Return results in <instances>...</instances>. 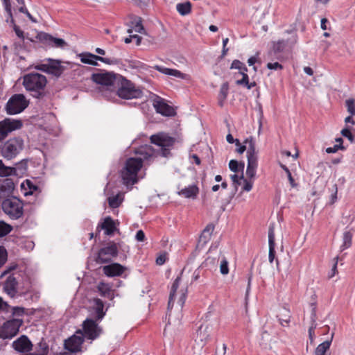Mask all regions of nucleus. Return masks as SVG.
<instances>
[{
	"label": "nucleus",
	"instance_id": "obj_15",
	"mask_svg": "<svg viewBox=\"0 0 355 355\" xmlns=\"http://www.w3.org/2000/svg\"><path fill=\"white\" fill-rule=\"evenodd\" d=\"M80 60L83 63L88 64L94 66L98 65L96 62L97 60H99L103 63L107 64H117L118 61L116 59H110L107 58H103L98 55H96L94 54L87 53L83 54L80 58Z\"/></svg>",
	"mask_w": 355,
	"mask_h": 355
},
{
	"label": "nucleus",
	"instance_id": "obj_56",
	"mask_svg": "<svg viewBox=\"0 0 355 355\" xmlns=\"http://www.w3.org/2000/svg\"><path fill=\"white\" fill-rule=\"evenodd\" d=\"M133 28H134L135 32H137V33H143V31L144 29V27L142 26L141 20V19H139V20H138L137 21L135 22V24L133 26Z\"/></svg>",
	"mask_w": 355,
	"mask_h": 355
},
{
	"label": "nucleus",
	"instance_id": "obj_6",
	"mask_svg": "<svg viewBox=\"0 0 355 355\" xmlns=\"http://www.w3.org/2000/svg\"><path fill=\"white\" fill-rule=\"evenodd\" d=\"M4 213L12 219H18L22 216L24 205L21 200L16 197L6 198L1 204Z\"/></svg>",
	"mask_w": 355,
	"mask_h": 355
},
{
	"label": "nucleus",
	"instance_id": "obj_37",
	"mask_svg": "<svg viewBox=\"0 0 355 355\" xmlns=\"http://www.w3.org/2000/svg\"><path fill=\"white\" fill-rule=\"evenodd\" d=\"M229 86L227 83H223L220 88L218 96V104L220 107H223L225 101L228 94Z\"/></svg>",
	"mask_w": 355,
	"mask_h": 355
},
{
	"label": "nucleus",
	"instance_id": "obj_18",
	"mask_svg": "<svg viewBox=\"0 0 355 355\" xmlns=\"http://www.w3.org/2000/svg\"><path fill=\"white\" fill-rule=\"evenodd\" d=\"M15 190V183L12 179L6 178L0 182V199L11 198Z\"/></svg>",
	"mask_w": 355,
	"mask_h": 355
},
{
	"label": "nucleus",
	"instance_id": "obj_11",
	"mask_svg": "<svg viewBox=\"0 0 355 355\" xmlns=\"http://www.w3.org/2000/svg\"><path fill=\"white\" fill-rule=\"evenodd\" d=\"M96 320L87 318L82 324L83 337L91 340L98 338L103 332V329Z\"/></svg>",
	"mask_w": 355,
	"mask_h": 355
},
{
	"label": "nucleus",
	"instance_id": "obj_36",
	"mask_svg": "<svg viewBox=\"0 0 355 355\" xmlns=\"http://www.w3.org/2000/svg\"><path fill=\"white\" fill-rule=\"evenodd\" d=\"M16 170L14 167L6 166L3 161L0 159V177L16 176Z\"/></svg>",
	"mask_w": 355,
	"mask_h": 355
},
{
	"label": "nucleus",
	"instance_id": "obj_20",
	"mask_svg": "<svg viewBox=\"0 0 355 355\" xmlns=\"http://www.w3.org/2000/svg\"><path fill=\"white\" fill-rule=\"evenodd\" d=\"M153 105L157 112L162 115L169 116L175 114L174 109L159 97L154 101Z\"/></svg>",
	"mask_w": 355,
	"mask_h": 355
},
{
	"label": "nucleus",
	"instance_id": "obj_35",
	"mask_svg": "<svg viewBox=\"0 0 355 355\" xmlns=\"http://www.w3.org/2000/svg\"><path fill=\"white\" fill-rule=\"evenodd\" d=\"M214 230V225L212 223L208 224L201 233L199 242L206 244L209 241Z\"/></svg>",
	"mask_w": 355,
	"mask_h": 355
},
{
	"label": "nucleus",
	"instance_id": "obj_3",
	"mask_svg": "<svg viewBox=\"0 0 355 355\" xmlns=\"http://www.w3.org/2000/svg\"><path fill=\"white\" fill-rule=\"evenodd\" d=\"M114 94L124 99L139 98L143 95L142 91L136 87L130 80L120 75L116 79V85L111 95Z\"/></svg>",
	"mask_w": 355,
	"mask_h": 355
},
{
	"label": "nucleus",
	"instance_id": "obj_30",
	"mask_svg": "<svg viewBox=\"0 0 355 355\" xmlns=\"http://www.w3.org/2000/svg\"><path fill=\"white\" fill-rule=\"evenodd\" d=\"M98 290L102 297H107L110 300L114 298V291L108 284L101 282L98 286Z\"/></svg>",
	"mask_w": 355,
	"mask_h": 355
},
{
	"label": "nucleus",
	"instance_id": "obj_17",
	"mask_svg": "<svg viewBox=\"0 0 355 355\" xmlns=\"http://www.w3.org/2000/svg\"><path fill=\"white\" fill-rule=\"evenodd\" d=\"M244 143L248 145L247 157L248 166L257 168V155L255 151V143L252 137L247 138Z\"/></svg>",
	"mask_w": 355,
	"mask_h": 355
},
{
	"label": "nucleus",
	"instance_id": "obj_59",
	"mask_svg": "<svg viewBox=\"0 0 355 355\" xmlns=\"http://www.w3.org/2000/svg\"><path fill=\"white\" fill-rule=\"evenodd\" d=\"M233 183L235 184V187L236 188L238 185L241 184L239 180L243 179V175H242L241 177H239L236 174L231 175L230 176Z\"/></svg>",
	"mask_w": 355,
	"mask_h": 355
},
{
	"label": "nucleus",
	"instance_id": "obj_54",
	"mask_svg": "<svg viewBox=\"0 0 355 355\" xmlns=\"http://www.w3.org/2000/svg\"><path fill=\"white\" fill-rule=\"evenodd\" d=\"M267 68L271 70H282L283 69V66L279 62H268L267 64Z\"/></svg>",
	"mask_w": 355,
	"mask_h": 355
},
{
	"label": "nucleus",
	"instance_id": "obj_55",
	"mask_svg": "<svg viewBox=\"0 0 355 355\" xmlns=\"http://www.w3.org/2000/svg\"><path fill=\"white\" fill-rule=\"evenodd\" d=\"M229 168L232 171L236 173L239 171V162L234 159L230 160Z\"/></svg>",
	"mask_w": 355,
	"mask_h": 355
},
{
	"label": "nucleus",
	"instance_id": "obj_27",
	"mask_svg": "<svg viewBox=\"0 0 355 355\" xmlns=\"http://www.w3.org/2000/svg\"><path fill=\"white\" fill-rule=\"evenodd\" d=\"M181 280L180 276L177 277V278L175 279L174 282L172 284L170 295H169V299L168 302V314L169 316H171V309L173 306L175 297L176 295V291L179 287L180 282Z\"/></svg>",
	"mask_w": 355,
	"mask_h": 355
},
{
	"label": "nucleus",
	"instance_id": "obj_21",
	"mask_svg": "<svg viewBox=\"0 0 355 355\" xmlns=\"http://www.w3.org/2000/svg\"><path fill=\"white\" fill-rule=\"evenodd\" d=\"M17 284L18 282L13 275H10L4 283L3 289L12 298L18 295Z\"/></svg>",
	"mask_w": 355,
	"mask_h": 355
},
{
	"label": "nucleus",
	"instance_id": "obj_46",
	"mask_svg": "<svg viewBox=\"0 0 355 355\" xmlns=\"http://www.w3.org/2000/svg\"><path fill=\"white\" fill-rule=\"evenodd\" d=\"M8 253L3 246H0V268L6 262Z\"/></svg>",
	"mask_w": 355,
	"mask_h": 355
},
{
	"label": "nucleus",
	"instance_id": "obj_39",
	"mask_svg": "<svg viewBox=\"0 0 355 355\" xmlns=\"http://www.w3.org/2000/svg\"><path fill=\"white\" fill-rule=\"evenodd\" d=\"M311 324L309 329V338L310 340V343L313 344L314 342L315 338V329L317 327V323H316V313L315 310H313L311 316Z\"/></svg>",
	"mask_w": 355,
	"mask_h": 355
},
{
	"label": "nucleus",
	"instance_id": "obj_28",
	"mask_svg": "<svg viewBox=\"0 0 355 355\" xmlns=\"http://www.w3.org/2000/svg\"><path fill=\"white\" fill-rule=\"evenodd\" d=\"M153 68L159 72L166 75L172 76L182 79L185 78V74L177 69H169L159 65H155Z\"/></svg>",
	"mask_w": 355,
	"mask_h": 355
},
{
	"label": "nucleus",
	"instance_id": "obj_52",
	"mask_svg": "<svg viewBox=\"0 0 355 355\" xmlns=\"http://www.w3.org/2000/svg\"><path fill=\"white\" fill-rule=\"evenodd\" d=\"M339 149L345 150V147L343 146V144H336L333 147H329L326 149V152L327 153H334L337 152Z\"/></svg>",
	"mask_w": 355,
	"mask_h": 355
},
{
	"label": "nucleus",
	"instance_id": "obj_25",
	"mask_svg": "<svg viewBox=\"0 0 355 355\" xmlns=\"http://www.w3.org/2000/svg\"><path fill=\"white\" fill-rule=\"evenodd\" d=\"M98 228H101L102 230H105V234L106 235H112L114 232L116 230V225L114 221L112 220V218L110 216L106 217L104 219V221L101 224H98L97 227V230H98Z\"/></svg>",
	"mask_w": 355,
	"mask_h": 355
},
{
	"label": "nucleus",
	"instance_id": "obj_34",
	"mask_svg": "<svg viewBox=\"0 0 355 355\" xmlns=\"http://www.w3.org/2000/svg\"><path fill=\"white\" fill-rule=\"evenodd\" d=\"M94 318L96 321H101L105 315V312L103 311L104 304L101 300L96 299L94 300Z\"/></svg>",
	"mask_w": 355,
	"mask_h": 355
},
{
	"label": "nucleus",
	"instance_id": "obj_63",
	"mask_svg": "<svg viewBox=\"0 0 355 355\" xmlns=\"http://www.w3.org/2000/svg\"><path fill=\"white\" fill-rule=\"evenodd\" d=\"M338 259V256L334 258L335 262H334V266L332 267V269H331L332 273L329 275V278L333 277L338 272V270H337Z\"/></svg>",
	"mask_w": 355,
	"mask_h": 355
},
{
	"label": "nucleus",
	"instance_id": "obj_24",
	"mask_svg": "<svg viewBox=\"0 0 355 355\" xmlns=\"http://www.w3.org/2000/svg\"><path fill=\"white\" fill-rule=\"evenodd\" d=\"M269 254L268 260L272 263L275 258V225L270 224L268 228Z\"/></svg>",
	"mask_w": 355,
	"mask_h": 355
},
{
	"label": "nucleus",
	"instance_id": "obj_42",
	"mask_svg": "<svg viewBox=\"0 0 355 355\" xmlns=\"http://www.w3.org/2000/svg\"><path fill=\"white\" fill-rule=\"evenodd\" d=\"M353 234L350 230H346L343 233V243L340 246L341 251L345 250L349 248L352 245Z\"/></svg>",
	"mask_w": 355,
	"mask_h": 355
},
{
	"label": "nucleus",
	"instance_id": "obj_51",
	"mask_svg": "<svg viewBox=\"0 0 355 355\" xmlns=\"http://www.w3.org/2000/svg\"><path fill=\"white\" fill-rule=\"evenodd\" d=\"M187 297V290H181L180 291V295L179 297L178 304H179L180 307L182 309L184 304L185 300Z\"/></svg>",
	"mask_w": 355,
	"mask_h": 355
},
{
	"label": "nucleus",
	"instance_id": "obj_4",
	"mask_svg": "<svg viewBox=\"0 0 355 355\" xmlns=\"http://www.w3.org/2000/svg\"><path fill=\"white\" fill-rule=\"evenodd\" d=\"M24 140L20 137L10 138L0 141V155L6 160L15 159L24 148Z\"/></svg>",
	"mask_w": 355,
	"mask_h": 355
},
{
	"label": "nucleus",
	"instance_id": "obj_40",
	"mask_svg": "<svg viewBox=\"0 0 355 355\" xmlns=\"http://www.w3.org/2000/svg\"><path fill=\"white\" fill-rule=\"evenodd\" d=\"M16 170V176H21L26 173L28 168V159H22L20 162L16 163L13 166Z\"/></svg>",
	"mask_w": 355,
	"mask_h": 355
},
{
	"label": "nucleus",
	"instance_id": "obj_38",
	"mask_svg": "<svg viewBox=\"0 0 355 355\" xmlns=\"http://www.w3.org/2000/svg\"><path fill=\"white\" fill-rule=\"evenodd\" d=\"M279 317V321L281 324V325L284 326V327H288L289 325V323H290V320H291V313H290V311L286 308H283L282 310H281V312L279 313V315H278Z\"/></svg>",
	"mask_w": 355,
	"mask_h": 355
},
{
	"label": "nucleus",
	"instance_id": "obj_43",
	"mask_svg": "<svg viewBox=\"0 0 355 355\" xmlns=\"http://www.w3.org/2000/svg\"><path fill=\"white\" fill-rule=\"evenodd\" d=\"M121 202L122 200L120 199L119 195H116L108 198V204L109 206L112 208L119 207Z\"/></svg>",
	"mask_w": 355,
	"mask_h": 355
},
{
	"label": "nucleus",
	"instance_id": "obj_47",
	"mask_svg": "<svg viewBox=\"0 0 355 355\" xmlns=\"http://www.w3.org/2000/svg\"><path fill=\"white\" fill-rule=\"evenodd\" d=\"M19 11L21 13H24L25 14L28 18L32 21V22H34V23H36L37 22V20L31 15V14L28 12V9L26 8L25 4L20 6L19 8Z\"/></svg>",
	"mask_w": 355,
	"mask_h": 355
},
{
	"label": "nucleus",
	"instance_id": "obj_61",
	"mask_svg": "<svg viewBox=\"0 0 355 355\" xmlns=\"http://www.w3.org/2000/svg\"><path fill=\"white\" fill-rule=\"evenodd\" d=\"M243 65V63L241 62L240 60H234L231 64L230 69H236L239 70L240 69H241Z\"/></svg>",
	"mask_w": 355,
	"mask_h": 355
},
{
	"label": "nucleus",
	"instance_id": "obj_57",
	"mask_svg": "<svg viewBox=\"0 0 355 355\" xmlns=\"http://www.w3.org/2000/svg\"><path fill=\"white\" fill-rule=\"evenodd\" d=\"M235 144L236 146H238V148H236V152L239 153V154L243 153L244 151L246 150V146L241 145L238 139H235Z\"/></svg>",
	"mask_w": 355,
	"mask_h": 355
},
{
	"label": "nucleus",
	"instance_id": "obj_41",
	"mask_svg": "<svg viewBox=\"0 0 355 355\" xmlns=\"http://www.w3.org/2000/svg\"><path fill=\"white\" fill-rule=\"evenodd\" d=\"M176 9L181 15H187L191 11V3L189 1L178 3Z\"/></svg>",
	"mask_w": 355,
	"mask_h": 355
},
{
	"label": "nucleus",
	"instance_id": "obj_44",
	"mask_svg": "<svg viewBox=\"0 0 355 355\" xmlns=\"http://www.w3.org/2000/svg\"><path fill=\"white\" fill-rule=\"evenodd\" d=\"M345 106L347 110L351 116H355V100L354 98H348L345 101Z\"/></svg>",
	"mask_w": 355,
	"mask_h": 355
},
{
	"label": "nucleus",
	"instance_id": "obj_10",
	"mask_svg": "<svg viewBox=\"0 0 355 355\" xmlns=\"http://www.w3.org/2000/svg\"><path fill=\"white\" fill-rule=\"evenodd\" d=\"M23 324L21 319H12L7 320L0 327V338L11 339L19 332L20 327Z\"/></svg>",
	"mask_w": 355,
	"mask_h": 355
},
{
	"label": "nucleus",
	"instance_id": "obj_9",
	"mask_svg": "<svg viewBox=\"0 0 355 355\" xmlns=\"http://www.w3.org/2000/svg\"><path fill=\"white\" fill-rule=\"evenodd\" d=\"M122 247L121 243L110 241L107 245L101 248L96 258V262L98 263H105L110 262L113 257L118 255L119 248Z\"/></svg>",
	"mask_w": 355,
	"mask_h": 355
},
{
	"label": "nucleus",
	"instance_id": "obj_22",
	"mask_svg": "<svg viewBox=\"0 0 355 355\" xmlns=\"http://www.w3.org/2000/svg\"><path fill=\"white\" fill-rule=\"evenodd\" d=\"M46 60L49 62L48 73L57 78L60 77L65 70V67L61 64V61L51 58Z\"/></svg>",
	"mask_w": 355,
	"mask_h": 355
},
{
	"label": "nucleus",
	"instance_id": "obj_1",
	"mask_svg": "<svg viewBox=\"0 0 355 355\" xmlns=\"http://www.w3.org/2000/svg\"><path fill=\"white\" fill-rule=\"evenodd\" d=\"M136 153L139 157L128 158L121 171L123 184L127 186L133 185L137 182V174L143 166V162L150 161L155 156L156 152L151 146L146 145L139 148Z\"/></svg>",
	"mask_w": 355,
	"mask_h": 355
},
{
	"label": "nucleus",
	"instance_id": "obj_26",
	"mask_svg": "<svg viewBox=\"0 0 355 355\" xmlns=\"http://www.w3.org/2000/svg\"><path fill=\"white\" fill-rule=\"evenodd\" d=\"M247 71L248 68L245 64H243L241 69H239V73L242 75L243 78L241 80H236V83L238 85H244L248 89H250L256 85V83L254 82L249 83V77L247 74Z\"/></svg>",
	"mask_w": 355,
	"mask_h": 355
},
{
	"label": "nucleus",
	"instance_id": "obj_53",
	"mask_svg": "<svg viewBox=\"0 0 355 355\" xmlns=\"http://www.w3.org/2000/svg\"><path fill=\"white\" fill-rule=\"evenodd\" d=\"M12 314L17 316L23 315L25 313V309L19 306H14L12 309Z\"/></svg>",
	"mask_w": 355,
	"mask_h": 355
},
{
	"label": "nucleus",
	"instance_id": "obj_50",
	"mask_svg": "<svg viewBox=\"0 0 355 355\" xmlns=\"http://www.w3.org/2000/svg\"><path fill=\"white\" fill-rule=\"evenodd\" d=\"M6 12H7V18L6 19V21L7 23L10 22L13 25L15 24V20L13 19L12 12V6L6 7L4 8Z\"/></svg>",
	"mask_w": 355,
	"mask_h": 355
},
{
	"label": "nucleus",
	"instance_id": "obj_58",
	"mask_svg": "<svg viewBox=\"0 0 355 355\" xmlns=\"http://www.w3.org/2000/svg\"><path fill=\"white\" fill-rule=\"evenodd\" d=\"M135 239L137 241L142 242L144 241L146 239V236L143 230H140L137 232L135 235Z\"/></svg>",
	"mask_w": 355,
	"mask_h": 355
},
{
	"label": "nucleus",
	"instance_id": "obj_23",
	"mask_svg": "<svg viewBox=\"0 0 355 355\" xmlns=\"http://www.w3.org/2000/svg\"><path fill=\"white\" fill-rule=\"evenodd\" d=\"M125 269L122 265L114 263L103 266V271L107 277H115L121 275Z\"/></svg>",
	"mask_w": 355,
	"mask_h": 355
},
{
	"label": "nucleus",
	"instance_id": "obj_14",
	"mask_svg": "<svg viewBox=\"0 0 355 355\" xmlns=\"http://www.w3.org/2000/svg\"><path fill=\"white\" fill-rule=\"evenodd\" d=\"M12 348L21 355L31 354L33 345L31 340L26 335H21L12 343Z\"/></svg>",
	"mask_w": 355,
	"mask_h": 355
},
{
	"label": "nucleus",
	"instance_id": "obj_5",
	"mask_svg": "<svg viewBox=\"0 0 355 355\" xmlns=\"http://www.w3.org/2000/svg\"><path fill=\"white\" fill-rule=\"evenodd\" d=\"M150 139L152 144L161 147V155L165 157L171 155V149L177 141L175 137L163 132L151 135Z\"/></svg>",
	"mask_w": 355,
	"mask_h": 355
},
{
	"label": "nucleus",
	"instance_id": "obj_7",
	"mask_svg": "<svg viewBox=\"0 0 355 355\" xmlns=\"http://www.w3.org/2000/svg\"><path fill=\"white\" fill-rule=\"evenodd\" d=\"M120 75L115 74L113 72H107L105 71H101L99 73H95L92 75L91 79L95 83L101 85L106 87V92H109L110 94L114 89V87L116 85V79Z\"/></svg>",
	"mask_w": 355,
	"mask_h": 355
},
{
	"label": "nucleus",
	"instance_id": "obj_32",
	"mask_svg": "<svg viewBox=\"0 0 355 355\" xmlns=\"http://www.w3.org/2000/svg\"><path fill=\"white\" fill-rule=\"evenodd\" d=\"M49 345L42 338L35 347V349L27 355H47L49 353Z\"/></svg>",
	"mask_w": 355,
	"mask_h": 355
},
{
	"label": "nucleus",
	"instance_id": "obj_19",
	"mask_svg": "<svg viewBox=\"0 0 355 355\" xmlns=\"http://www.w3.org/2000/svg\"><path fill=\"white\" fill-rule=\"evenodd\" d=\"M210 338L209 327L207 324H201L196 332L195 341L203 347Z\"/></svg>",
	"mask_w": 355,
	"mask_h": 355
},
{
	"label": "nucleus",
	"instance_id": "obj_49",
	"mask_svg": "<svg viewBox=\"0 0 355 355\" xmlns=\"http://www.w3.org/2000/svg\"><path fill=\"white\" fill-rule=\"evenodd\" d=\"M220 271L223 275H227L229 272L228 262L225 259L220 262Z\"/></svg>",
	"mask_w": 355,
	"mask_h": 355
},
{
	"label": "nucleus",
	"instance_id": "obj_13",
	"mask_svg": "<svg viewBox=\"0 0 355 355\" xmlns=\"http://www.w3.org/2000/svg\"><path fill=\"white\" fill-rule=\"evenodd\" d=\"M83 343V334L82 330L79 329L76 334L64 341V348L72 353L79 352L81 351Z\"/></svg>",
	"mask_w": 355,
	"mask_h": 355
},
{
	"label": "nucleus",
	"instance_id": "obj_60",
	"mask_svg": "<svg viewBox=\"0 0 355 355\" xmlns=\"http://www.w3.org/2000/svg\"><path fill=\"white\" fill-rule=\"evenodd\" d=\"M35 69L48 73L49 62L46 64H37L35 67Z\"/></svg>",
	"mask_w": 355,
	"mask_h": 355
},
{
	"label": "nucleus",
	"instance_id": "obj_31",
	"mask_svg": "<svg viewBox=\"0 0 355 355\" xmlns=\"http://www.w3.org/2000/svg\"><path fill=\"white\" fill-rule=\"evenodd\" d=\"M199 193V189L196 184L189 185L187 187L182 189L179 194L187 198H195Z\"/></svg>",
	"mask_w": 355,
	"mask_h": 355
},
{
	"label": "nucleus",
	"instance_id": "obj_45",
	"mask_svg": "<svg viewBox=\"0 0 355 355\" xmlns=\"http://www.w3.org/2000/svg\"><path fill=\"white\" fill-rule=\"evenodd\" d=\"M12 230V227L4 223L3 221L0 222V238L5 236L9 234Z\"/></svg>",
	"mask_w": 355,
	"mask_h": 355
},
{
	"label": "nucleus",
	"instance_id": "obj_12",
	"mask_svg": "<svg viewBox=\"0 0 355 355\" xmlns=\"http://www.w3.org/2000/svg\"><path fill=\"white\" fill-rule=\"evenodd\" d=\"M23 125L20 120L6 118L0 121V141H3L12 131L20 129Z\"/></svg>",
	"mask_w": 355,
	"mask_h": 355
},
{
	"label": "nucleus",
	"instance_id": "obj_8",
	"mask_svg": "<svg viewBox=\"0 0 355 355\" xmlns=\"http://www.w3.org/2000/svg\"><path fill=\"white\" fill-rule=\"evenodd\" d=\"M29 102L25 96L21 94L12 95L6 105L7 114L13 115L23 112L28 106Z\"/></svg>",
	"mask_w": 355,
	"mask_h": 355
},
{
	"label": "nucleus",
	"instance_id": "obj_62",
	"mask_svg": "<svg viewBox=\"0 0 355 355\" xmlns=\"http://www.w3.org/2000/svg\"><path fill=\"white\" fill-rule=\"evenodd\" d=\"M256 169H257V168L247 167V169H246L247 176L250 178H254L255 175V173H256Z\"/></svg>",
	"mask_w": 355,
	"mask_h": 355
},
{
	"label": "nucleus",
	"instance_id": "obj_16",
	"mask_svg": "<svg viewBox=\"0 0 355 355\" xmlns=\"http://www.w3.org/2000/svg\"><path fill=\"white\" fill-rule=\"evenodd\" d=\"M37 38L41 42L52 47L63 49L67 45L66 42L63 39L53 37L52 35L43 32L40 33Z\"/></svg>",
	"mask_w": 355,
	"mask_h": 355
},
{
	"label": "nucleus",
	"instance_id": "obj_29",
	"mask_svg": "<svg viewBox=\"0 0 355 355\" xmlns=\"http://www.w3.org/2000/svg\"><path fill=\"white\" fill-rule=\"evenodd\" d=\"M21 189L25 196L32 195L39 189L38 186L34 184L30 180H26L21 184Z\"/></svg>",
	"mask_w": 355,
	"mask_h": 355
},
{
	"label": "nucleus",
	"instance_id": "obj_2",
	"mask_svg": "<svg viewBox=\"0 0 355 355\" xmlns=\"http://www.w3.org/2000/svg\"><path fill=\"white\" fill-rule=\"evenodd\" d=\"M46 76L38 73H29L23 77L24 87L33 98L37 99H42L46 96Z\"/></svg>",
	"mask_w": 355,
	"mask_h": 355
},
{
	"label": "nucleus",
	"instance_id": "obj_48",
	"mask_svg": "<svg viewBox=\"0 0 355 355\" xmlns=\"http://www.w3.org/2000/svg\"><path fill=\"white\" fill-rule=\"evenodd\" d=\"M341 135L343 137L347 138L350 141L351 143L354 142V137L353 135L352 134L349 128H343L341 130Z\"/></svg>",
	"mask_w": 355,
	"mask_h": 355
},
{
	"label": "nucleus",
	"instance_id": "obj_33",
	"mask_svg": "<svg viewBox=\"0 0 355 355\" xmlns=\"http://www.w3.org/2000/svg\"><path fill=\"white\" fill-rule=\"evenodd\" d=\"M334 332L333 331L331 335V338L329 340H327L320 345L316 347L315 350V355H326V352L329 349L330 346L331 345Z\"/></svg>",
	"mask_w": 355,
	"mask_h": 355
},
{
	"label": "nucleus",
	"instance_id": "obj_64",
	"mask_svg": "<svg viewBox=\"0 0 355 355\" xmlns=\"http://www.w3.org/2000/svg\"><path fill=\"white\" fill-rule=\"evenodd\" d=\"M8 304L0 297V310L8 311Z\"/></svg>",
	"mask_w": 355,
	"mask_h": 355
}]
</instances>
